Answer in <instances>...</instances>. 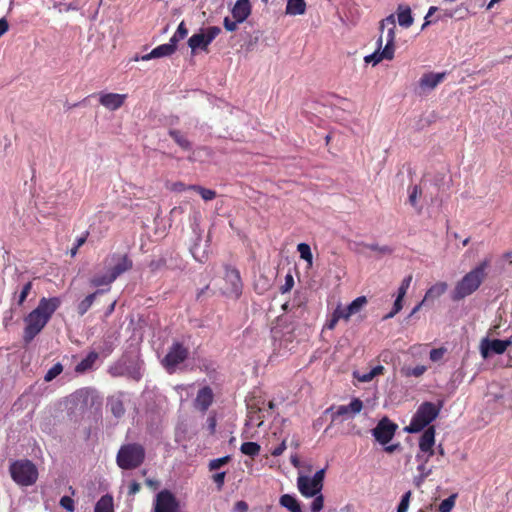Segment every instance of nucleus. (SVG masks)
<instances>
[{
    "label": "nucleus",
    "instance_id": "obj_35",
    "mask_svg": "<svg viewBox=\"0 0 512 512\" xmlns=\"http://www.w3.org/2000/svg\"><path fill=\"white\" fill-rule=\"evenodd\" d=\"M188 189L193 190L200 194L203 200L211 201L216 197V191L202 187L200 185H190Z\"/></svg>",
    "mask_w": 512,
    "mask_h": 512
},
{
    "label": "nucleus",
    "instance_id": "obj_18",
    "mask_svg": "<svg viewBox=\"0 0 512 512\" xmlns=\"http://www.w3.org/2000/svg\"><path fill=\"white\" fill-rule=\"evenodd\" d=\"M213 400L214 394L212 389L209 386H204L198 391L194 406L197 410L204 413L212 405Z\"/></svg>",
    "mask_w": 512,
    "mask_h": 512
},
{
    "label": "nucleus",
    "instance_id": "obj_54",
    "mask_svg": "<svg viewBox=\"0 0 512 512\" xmlns=\"http://www.w3.org/2000/svg\"><path fill=\"white\" fill-rule=\"evenodd\" d=\"M334 311L339 316V319L349 320V318L353 315V312L349 311L348 306L341 307L339 305L336 307V309Z\"/></svg>",
    "mask_w": 512,
    "mask_h": 512
},
{
    "label": "nucleus",
    "instance_id": "obj_58",
    "mask_svg": "<svg viewBox=\"0 0 512 512\" xmlns=\"http://www.w3.org/2000/svg\"><path fill=\"white\" fill-rule=\"evenodd\" d=\"M294 285V279L292 275L288 274L285 278V284L281 287L282 293L290 291Z\"/></svg>",
    "mask_w": 512,
    "mask_h": 512
},
{
    "label": "nucleus",
    "instance_id": "obj_10",
    "mask_svg": "<svg viewBox=\"0 0 512 512\" xmlns=\"http://www.w3.org/2000/svg\"><path fill=\"white\" fill-rule=\"evenodd\" d=\"M224 280L226 282L225 293L238 298L241 295L243 288L239 270L226 265Z\"/></svg>",
    "mask_w": 512,
    "mask_h": 512
},
{
    "label": "nucleus",
    "instance_id": "obj_5",
    "mask_svg": "<svg viewBox=\"0 0 512 512\" xmlns=\"http://www.w3.org/2000/svg\"><path fill=\"white\" fill-rule=\"evenodd\" d=\"M442 403L423 402L413 415L410 424L405 428L408 433H418L433 422L439 415Z\"/></svg>",
    "mask_w": 512,
    "mask_h": 512
},
{
    "label": "nucleus",
    "instance_id": "obj_48",
    "mask_svg": "<svg viewBox=\"0 0 512 512\" xmlns=\"http://www.w3.org/2000/svg\"><path fill=\"white\" fill-rule=\"evenodd\" d=\"M314 500L311 503V512H319L324 506V497L321 494H316Z\"/></svg>",
    "mask_w": 512,
    "mask_h": 512
},
{
    "label": "nucleus",
    "instance_id": "obj_15",
    "mask_svg": "<svg viewBox=\"0 0 512 512\" xmlns=\"http://www.w3.org/2000/svg\"><path fill=\"white\" fill-rule=\"evenodd\" d=\"M363 409V402L359 398H353L349 405H339L332 407L334 410L332 420L335 421L338 417H353L359 414Z\"/></svg>",
    "mask_w": 512,
    "mask_h": 512
},
{
    "label": "nucleus",
    "instance_id": "obj_11",
    "mask_svg": "<svg viewBox=\"0 0 512 512\" xmlns=\"http://www.w3.org/2000/svg\"><path fill=\"white\" fill-rule=\"evenodd\" d=\"M179 502L175 495L164 489L156 495L154 503V512H178Z\"/></svg>",
    "mask_w": 512,
    "mask_h": 512
},
{
    "label": "nucleus",
    "instance_id": "obj_4",
    "mask_svg": "<svg viewBox=\"0 0 512 512\" xmlns=\"http://www.w3.org/2000/svg\"><path fill=\"white\" fill-rule=\"evenodd\" d=\"M67 403L72 412L84 414L94 407H100L101 399L94 389L83 387L70 394Z\"/></svg>",
    "mask_w": 512,
    "mask_h": 512
},
{
    "label": "nucleus",
    "instance_id": "obj_24",
    "mask_svg": "<svg viewBox=\"0 0 512 512\" xmlns=\"http://www.w3.org/2000/svg\"><path fill=\"white\" fill-rule=\"evenodd\" d=\"M98 358L99 354L97 352H89L87 356L75 366V372L77 374H84L87 371L93 369Z\"/></svg>",
    "mask_w": 512,
    "mask_h": 512
},
{
    "label": "nucleus",
    "instance_id": "obj_40",
    "mask_svg": "<svg viewBox=\"0 0 512 512\" xmlns=\"http://www.w3.org/2000/svg\"><path fill=\"white\" fill-rule=\"evenodd\" d=\"M367 304V298L365 296L357 297L355 300H353L349 305V311L353 312L354 314H357L360 312V310Z\"/></svg>",
    "mask_w": 512,
    "mask_h": 512
},
{
    "label": "nucleus",
    "instance_id": "obj_33",
    "mask_svg": "<svg viewBox=\"0 0 512 512\" xmlns=\"http://www.w3.org/2000/svg\"><path fill=\"white\" fill-rule=\"evenodd\" d=\"M100 292H102V291L98 290L92 294H89L88 296L85 297V299H83L78 304L77 311H78L79 315L83 316L90 309V307L92 306V304L95 300L96 295Z\"/></svg>",
    "mask_w": 512,
    "mask_h": 512
},
{
    "label": "nucleus",
    "instance_id": "obj_59",
    "mask_svg": "<svg viewBox=\"0 0 512 512\" xmlns=\"http://www.w3.org/2000/svg\"><path fill=\"white\" fill-rule=\"evenodd\" d=\"M426 371V367L423 366V365H418L414 368H412L408 373L407 375H412V376H415V377H420L421 375H423Z\"/></svg>",
    "mask_w": 512,
    "mask_h": 512
},
{
    "label": "nucleus",
    "instance_id": "obj_57",
    "mask_svg": "<svg viewBox=\"0 0 512 512\" xmlns=\"http://www.w3.org/2000/svg\"><path fill=\"white\" fill-rule=\"evenodd\" d=\"M286 448H287L286 440H283L277 447H275L271 451V455L274 456V457H278V456H280V455H282L284 453Z\"/></svg>",
    "mask_w": 512,
    "mask_h": 512
},
{
    "label": "nucleus",
    "instance_id": "obj_51",
    "mask_svg": "<svg viewBox=\"0 0 512 512\" xmlns=\"http://www.w3.org/2000/svg\"><path fill=\"white\" fill-rule=\"evenodd\" d=\"M60 506L68 512H74L75 510L74 500L70 496H63L60 499Z\"/></svg>",
    "mask_w": 512,
    "mask_h": 512
},
{
    "label": "nucleus",
    "instance_id": "obj_41",
    "mask_svg": "<svg viewBox=\"0 0 512 512\" xmlns=\"http://www.w3.org/2000/svg\"><path fill=\"white\" fill-rule=\"evenodd\" d=\"M110 410L112 414L117 418L122 417L125 413L124 404L120 399L111 401Z\"/></svg>",
    "mask_w": 512,
    "mask_h": 512
},
{
    "label": "nucleus",
    "instance_id": "obj_9",
    "mask_svg": "<svg viewBox=\"0 0 512 512\" xmlns=\"http://www.w3.org/2000/svg\"><path fill=\"white\" fill-rule=\"evenodd\" d=\"M383 39L382 36L377 40V43L379 44V49L376 50L374 53L367 55L364 57L365 63L369 64L372 63L373 65L378 64L382 60H392L394 57V34H388V39L386 41V44L382 51L380 52V47L382 45Z\"/></svg>",
    "mask_w": 512,
    "mask_h": 512
},
{
    "label": "nucleus",
    "instance_id": "obj_64",
    "mask_svg": "<svg viewBox=\"0 0 512 512\" xmlns=\"http://www.w3.org/2000/svg\"><path fill=\"white\" fill-rule=\"evenodd\" d=\"M236 509L239 511V512H246L248 510V505L245 501H238L236 503Z\"/></svg>",
    "mask_w": 512,
    "mask_h": 512
},
{
    "label": "nucleus",
    "instance_id": "obj_47",
    "mask_svg": "<svg viewBox=\"0 0 512 512\" xmlns=\"http://www.w3.org/2000/svg\"><path fill=\"white\" fill-rule=\"evenodd\" d=\"M403 299L404 297H400V295L397 294V297L394 301V305H393V309L390 313H388L387 315L384 316V319H389V318H392L394 315H396L403 307L402 305V302H403Z\"/></svg>",
    "mask_w": 512,
    "mask_h": 512
},
{
    "label": "nucleus",
    "instance_id": "obj_31",
    "mask_svg": "<svg viewBox=\"0 0 512 512\" xmlns=\"http://www.w3.org/2000/svg\"><path fill=\"white\" fill-rule=\"evenodd\" d=\"M306 3L304 0H288L286 12L290 15H300L305 12Z\"/></svg>",
    "mask_w": 512,
    "mask_h": 512
},
{
    "label": "nucleus",
    "instance_id": "obj_46",
    "mask_svg": "<svg viewBox=\"0 0 512 512\" xmlns=\"http://www.w3.org/2000/svg\"><path fill=\"white\" fill-rule=\"evenodd\" d=\"M167 261L164 257H160L158 259H154L150 261L149 268L152 272H157L166 267Z\"/></svg>",
    "mask_w": 512,
    "mask_h": 512
},
{
    "label": "nucleus",
    "instance_id": "obj_29",
    "mask_svg": "<svg viewBox=\"0 0 512 512\" xmlns=\"http://www.w3.org/2000/svg\"><path fill=\"white\" fill-rule=\"evenodd\" d=\"M280 505L288 509L290 512H302L301 506L298 502V500L290 495V494H284L280 497Z\"/></svg>",
    "mask_w": 512,
    "mask_h": 512
},
{
    "label": "nucleus",
    "instance_id": "obj_17",
    "mask_svg": "<svg viewBox=\"0 0 512 512\" xmlns=\"http://www.w3.org/2000/svg\"><path fill=\"white\" fill-rule=\"evenodd\" d=\"M178 40L177 34H174L169 43L157 46L149 53H146V57L151 60L172 55L176 51Z\"/></svg>",
    "mask_w": 512,
    "mask_h": 512
},
{
    "label": "nucleus",
    "instance_id": "obj_1",
    "mask_svg": "<svg viewBox=\"0 0 512 512\" xmlns=\"http://www.w3.org/2000/svg\"><path fill=\"white\" fill-rule=\"evenodd\" d=\"M59 297H42L35 309L24 317L23 340L30 343L48 324L55 311L61 306Z\"/></svg>",
    "mask_w": 512,
    "mask_h": 512
},
{
    "label": "nucleus",
    "instance_id": "obj_3",
    "mask_svg": "<svg viewBox=\"0 0 512 512\" xmlns=\"http://www.w3.org/2000/svg\"><path fill=\"white\" fill-rule=\"evenodd\" d=\"M146 450L140 443H126L120 446L116 455V464L122 470H134L145 461Z\"/></svg>",
    "mask_w": 512,
    "mask_h": 512
},
{
    "label": "nucleus",
    "instance_id": "obj_44",
    "mask_svg": "<svg viewBox=\"0 0 512 512\" xmlns=\"http://www.w3.org/2000/svg\"><path fill=\"white\" fill-rule=\"evenodd\" d=\"M422 195V189L418 185H414L409 188V203L415 207L417 205L418 198Z\"/></svg>",
    "mask_w": 512,
    "mask_h": 512
},
{
    "label": "nucleus",
    "instance_id": "obj_45",
    "mask_svg": "<svg viewBox=\"0 0 512 512\" xmlns=\"http://www.w3.org/2000/svg\"><path fill=\"white\" fill-rule=\"evenodd\" d=\"M229 461H230L229 456H224L221 458L213 459L209 462V470L210 471L217 470L220 467L226 465Z\"/></svg>",
    "mask_w": 512,
    "mask_h": 512
},
{
    "label": "nucleus",
    "instance_id": "obj_32",
    "mask_svg": "<svg viewBox=\"0 0 512 512\" xmlns=\"http://www.w3.org/2000/svg\"><path fill=\"white\" fill-rule=\"evenodd\" d=\"M169 136L184 150L191 149L190 141L177 129H170Z\"/></svg>",
    "mask_w": 512,
    "mask_h": 512
},
{
    "label": "nucleus",
    "instance_id": "obj_2",
    "mask_svg": "<svg viewBox=\"0 0 512 512\" xmlns=\"http://www.w3.org/2000/svg\"><path fill=\"white\" fill-rule=\"evenodd\" d=\"M490 265V260L481 261L475 268L466 273L456 284L451 292L453 301H460L472 295L481 286L486 278V269Z\"/></svg>",
    "mask_w": 512,
    "mask_h": 512
},
{
    "label": "nucleus",
    "instance_id": "obj_49",
    "mask_svg": "<svg viewBox=\"0 0 512 512\" xmlns=\"http://www.w3.org/2000/svg\"><path fill=\"white\" fill-rule=\"evenodd\" d=\"M411 281H412V275H408L402 280V282L398 288V292H397V294L400 295V297H405V295L410 287Z\"/></svg>",
    "mask_w": 512,
    "mask_h": 512
},
{
    "label": "nucleus",
    "instance_id": "obj_37",
    "mask_svg": "<svg viewBox=\"0 0 512 512\" xmlns=\"http://www.w3.org/2000/svg\"><path fill=\"white\" fill-rule=\"evenodd\" d=\"M396 28V18L394 14H390L385 19L380 21V32H394Z\"/></svg>",
    "mask_w": 512,
    "mask_h": 512
},
{
    "label": "nucleus",
    "instance_id": "obj_42",
    "mask_svg": "<svg viewBox=\"0 0 512 512\" xmlns=\"http://www.w3.org/2000/svg\"><path fill=\"white\" fill-rule=\"evenodd\" d=\"M416 458L418 461H421V463L417 467V470L420 473L421 479H425L432 473V469L426 467L428 458L422 459V456L419 454L416 456Z\"/></svg>",
    "mask_w": 512,
    "mask_h": 512
},
{
    "label": "nucleus",
    "instance_id": "obj_61",
    "mask_svg": "<svg viewBox=\"0 0 512 512\" xmlns=\"http://www.w3.org/2000/svg\"><path fill=\"white\" fill-rule=\"evenodd\" d=\"M367 247L372 251H377L383 254L391 252L390 248L387 246L380 247L377 244H370Z\"/></svg>",
    "mask_w": 512,
    "mask_h": 512
},
{
    "label": "nucleus",
    "instance_id": "obj_63",
    "mask_svg": "<svg viewBox=\"0 0 512 512\" xmlns=\"http://www.w3.org/2000/svg\"><path fill=\"white\" fill-rule=\"evenodd\" d=\"M207 421H208V426H209L210 432L214 433L215 432V427H216V417H215V415L209 416Z\"/></svg>",
    "mask_w": 512,
    "mask_h": 512
},
{
    "label": "nucleus",
    "instance_id": "obj_12",
    "mask_svg": "<svg viewBox=\"0 0 512 512\" xmlns=\"http://www.w3.org/2000/svg\"><path fill=\"white\" fill-rule=\"evenodd\" d=\"M397 425L388 418L381 419L373 429V436L382 445L389 443L396 432Z\"/></svg>",
    "mask_w": 512,
    "mask_h": 512
},
{
    "label": "nucleus",
    "instance_id": "obj_39",
    "mask_svg": "<svg viewBox=\"0 0 512 512\" xmlns=\"http://www.w3.org/2000/svg\"><path fill=\"white\" fill-rule=\"evenodd\" d=\"M63 371V365L61 363L54 364L45 374L44 380L46 382H50L55 379L58 375H60Z\"/></svg>",
    "mask_w": 512,
    "mask_h": 512
},
{
    "label": "nucleus",
    "instance_id": "obj_34",
    "mask_svg": "<svg viewBox=\"0 0 512 512\" xmlns=\"http://www.w3.org/2000/svg\"><path fill=\"white\" fill-rule=\"evenodd\" d=\"M261 447L256 442H244L240 447V451L247 456L256 457L260 453Z\"/></svg>",
    "mask_w": 512,
    "mask_h": 512
},
{
    "label": "nucleus",
    "instance_id": "obj_6",
    "mask_svg": "<svg viewBox=\"0 0 512 512\" xmlns=\"http://www.w3.org/2000/svg\"><path fill=\"white\" fill-rule=\"evenodd\" d=\"M12 479L21 486H31L38 478V470L30 460H17L10 465Z\"/></svg>",
    "mask_w": 512,
    "mask_h": 512
},
{
    "label": "nucleus",
    "instance_id": "obj_50",
    "mask_svg": "<svg viewBox=\"0 0 512 512\" xmlns=\"http://www.w3.org/2000/svg\"><path fill=\"white\" fill-rule=\"evenodd\" d=\"M446 352L447 349L444 347L432 349L429 354L430 360L433 362H438L443 358Z\"/></svg>",
    "mask_w": 512,
    "mask_h": 512
},
{
    "label": "nucleus",
    "instance_id": "obj_28",
    "mask_svg": "<svg viewBox=\"0 0 512 512\" xmlns=\"http://www.w3.org/2000/svg\"><path fill=\"white\" fill-rule=\"evenodd\" d=\"M94 512H114L113 497L109 494L103 495L96 502Z\"/></svg>",
    "mask_w": 512,
    "mask_h": 512
},
{
    "label": "nucleus",
    "instance_id": "obj_56",
    "mask_svg": "<svg viewBox=\"0 0 512 512\" xmlns=\"http://www.w3.org/2000/svg\"><path fill=\"white\" fill-rule=\"evenodd\" d=\"M339 320H340L339 316L334 311L332 313L331 318L327 320V322L325 324V328H327L329 330H333L336 327Z\"/></svg>",
    "mask_w": 512,
    "mask_h": 512
},
{
    "label": "nucleus",
    "instance_id": "obj_23",
    "mask_svg": "<svg viewBox=\"0 0 512 512\" xmlns=\"http://www.w3.org/2000/svg\"><path fill=\"white\" fill-rule=\"evenodd\" d=\"M397 22L402 29H408L413 24V16L408 5L400 4L396 10Z\"/></svg>",
    "mask_w": 512,
    "mask_h": 512
},
{
    "label": "nucleus",
    "instance_id": "obj_7",
    "mask_svg": "<svg viewBox=\"0 0 512 512\" xmlns=\"http://www.w3.org/2000/svg\"><path fill=\"white\" fill-rule=\"evenodd\" d=\"M188 357L189 349L180 342H173L161 364L169 373H173Z\"/></svg>",
    "mask_w": 512,
    "mask_h": 512
},
{
    "label": "nucleus",
    "instance_id": "obj_16",
    "mask_svg": "<svg viewBox=\"0 0 512 512\" xmlns=\"http://www.w3.org/2000/svg\"><path fill=\"white\" fill-rule=\"evenodd\" d=\"M99 103L108 110L115 111L121 108L127 98L126 94L119 93H99Z\"/></svg>",
    "mask_w": 512,
    "mask_h": 512
},
{
    "label": "nucleus",
    "instance_id": "obj_25",
    "mask_svg": "<svg viewBox=\"0 0 512 512\" xmlns=\"http://www.w3.org/2000/svg\"><path fill=\"white\" fill-rule=\"evenodd\" d=\"M435 444V428L433 426L428 427L419 440V448L422 452H428Z\"/></svg>",
    "mask_w": 512,
    "mask_h": 512
},
{
    "label": "nucleus",
    "instance_id": "obj_20",
    "mask_svg": "<svg viewBox=\"0 0 512 512\" xmlns=\"http://www.w3.org/2000/svg\"><path fill=\"white\" fill-rule=\"evenodd\" d=\"M251 13V5L249 0H237L232 8V17L242 23Z\"/></svg>",
    "mask_w": 512,
    "mask_h": 512
},
{
    "label": "nucleus",
    "instance_id": "obj_62",
    "mask_svg": "<svg viewBox=\"0 0 512 512\" xmlns=\"http://www.w3.org/2000/svg\"><path fill=\"white\" fill-rule=\"evenodd\" d=\"M140 489H141L140 483L133 481L129 485L128 493H129V495H134V494L138 493L140 491Z\"/></svg>",
    "mask_w": 512,
    "mask_h": 512
},
{
    "label": "nucleus",
    "instance_id": "obj_13",
    "mask_svg": "<svg viewBox=\"0 0 512 512\" xmlns=\"http://www.w3.org/2000/svg\"><path fill=\"white\" fill-rule=\"evenodd\" d=\"M108 261L110 264H113L109 269V272L112 276H115V279H117L121 274L131 270L133 267L132 260L126 254H113L106 259V262Z\"/></svg>",
    "mask_w": 512,
    "mask_h": 512
},
{
    "label": "nucleus",
    "instance_id": "obj_14",
    "mask_svg": "<svg viewBox=\"0 0 512 512\" xmlns=\"http://www.w3.org/2000/svg\"><path fill=\"white\" fill-rule=\"evenodd\" d=\"M454 13L452 11L440 9L435 6H431L424 17V23L421 27L422 30L426 29L428 26L437 24L439 22H447L452 19Z\"/></svg>",
    "mask_w": 512,
    "mask_h": 512
},
{
    "label": "nucleus",
    "instance_id": "obj_52",
    "mask_svg": "<svg viewBox=\"0 0 512 512\" xmlns=\"http://www.w3.org/2000/svg\"><path fill=\"white\" fill-rule=\"evenodd\" d=\"M411 497V491L406 492L402 498L401 501L397 507V512H407L409 507V501Z\"/></svg>",
    "mask_w": 512,
    "mask_h": 512
},
{
    "label": "nucleus",
    "instance_id": "obj_38",
    "mask_svg": "<svg viewBox=\"0 0 512 512\" xmlns=\"http://www.w3.org/2000/svg\"><path fill=\"white\" fill-rule=\"evenodd\" d=\"M297 251L300 253V257L308 262L309 265H312L313 255L311 252V248L306 243H300L297 246Z\"/></svg>",
    "mask_w": 512,
    "mask_h": 512
},
{
    "label": "nucleus",
    "instance_id": "obj_53",
    "mask_svg": "<svg viewBox=\"0 0 512 512\" xmlns=\"http://www.w3.org/2000/svg\"><path fill=\"white\" fill-rule=\"evenodd\" d=\"M334 311L339 316V319L349 320V318L353 315V312L349 311L348 306L341 307L339 305L336 307V309Z\"/></svg>",
    "mask_w": 512,
    "mask_h": 512
},
{
    "label": "nucleus",
    "instance_id": "obj_19",
    "mask_svg": "<svg viewBox=\"0 0 512 512\" xmlns=\"http://www.w3.org/2000/svg\"><path fill=\"white\" fill-rule=\"evenodd\" d=\"M507 349V342H504V340L500 339H493L488 340L484 339L481 342V355L483 358H487L490 352H493L495 354H503Z\"/></svg>",
    "mask_w": 512,
    "mask_h": 512
},
{
    "label": "nucleus",
    "instance_id": "obj_36",
    "mask_svg": "<svg viewBox=\"0 0 512 512\" xmlns=\"http://www.w3.org/2000/svg\"><path fill=\"white\" fill-rule=\"evenodd\" d=\"M115 280H116L115 276H112L111 273L109 272L107 275L94 276L90 282H91L92 286L100 287V286H108Z\"/></svg>",
    "mask_w": 512,
    "mask_h": 512
},
{
    "label": "nucleus",
    "instance_id": "obj_8",
    "mask_svg": "<svg viewBox=\"0 0 512 512\" xmlns=\"http://www.w3.org/2000/svg\"><path fill=\"white\" fill-rule=\"evenodd\" d=\"M325 470L321 469L317 471L312 478L308 476H299L297 479V485L300 493L304 497H313L320 493L323 488Z\"/></svg>",
    "mask_w": 512,
    "mask_h": 512
},
{
    "label": "nucleus",
    "instance_id": "obj_30",
    "mask_svg": "<svg viewBox=\"0 0 512 512\" xmlns=\"http://www.w3.org/2000/svg\"><path fill=\"white\" fill-rule=\"evenodd\" d=\"M33 284L31 281H28L25 283L19 293L15 292L13 294L12 301H15L16 305L18 307H21L24 302L26 301L28 295L30 294L32 290Z\"/></svg>",
    "mask_w": 512,
    "mask_h": 512
},
{
    "label": "nucleus",
    "instance_id": "obj_43",
    "mask_svg": "<svg viewBox=\"0 0 512 512\" xmlns=\"http://www.w3.org/2000/svg\"><path fill=\"white\" fill-rule=\"evenodd\" d=\"M456 495H451L448 498L444 499L438 507L439 512H451L452 508L455 505Z\"/></svg>",
    "mask_w": 512,
    "mask_h": 512
},
{
    "label": "nucleus",
    "instance_id": "obj_21",
    "mask_svg": "<svg viewBox=\"0 0 512 512\" xmlns=\"http://www.w3.org/2000/svg\"><path fill=\"white\" fill-rule=\"evenodd\" d=\"M446 76L445 72L442 73H425L419 80V85L423 89H434L439 83H441Z\"/></svg>",
    "mask_w": 512,
    "mask_h": 512
},
{
    "label": "nucleus",
    "instance_id": "obj_60",
    "mask_svg": "<svg viewBox=\"0 0 512 512\" xmlns=\"http://www.w3.org/2000/svg\"><path fill=\"white\" fill-rule=\"evenodd\" d=\"M237 23H239L238 21H236L234 18L233 19H230L228 17H226L224 19V26L226 28V30L228 31H234L237 27Z\"/></svg>",
    "mask_w": 512,
    "mask_h": 512
},
{
    "label": "nucleus",
    "instance_id": "obj_22",
    "mask_svg": "<svg viewBox=\"0 0 512 512\" xmlns=\"http://www.w3.org/2000/svg\"><path fill=\"white\" fill-rule=\"evenodd\" d=\"M217 34H193L188 44L192 51L196 49L206 50L207 46L214 40Z\"/></svg>",
    "mask_w": 512,
    "mask_h": 512
},
{
    "label": "nucleus",
    "instance_id": "obj_26",
    "mask_svg": "<svg viewBox=\"0 0 512 512\" xmlns=\"http://www.w3.org/2000/svg\"><path fill=\"white\" fill-rule=\"evenodd\" d=\"M447 288L448 285L446 282L441 281L435 283L426 291L423 302L439 298L446 292Z\"/></svg>",
    "mask_w": 512,
    "mask_h": 512
},
{
    "label": "nucleus",
    "instance_id": "obj_27",
    "mask_svg": "<svg viewBox=\"0 0 512 512\" xmlns=\"http://www.w3.org/2000/svg\"><path fill=\"white\" fill-rule=\"evenodd\" d=\"M384 370L385 369L382 365H377L367 373L354 372L353 376L359 382L366 383L372 381L374 377L382 375L384 373Z\"/></svg>",
    "mask_w": 512,
    "mask_h": 512
},
{
    "label": "nucleus",
    "instance_id": "obj_55",
    "mask_svg": "<svg viewBox=\"0 0 512 512\" xmlns=\"http://www.w3.org/2000/svg\"><path fill=\"white\" fill-rule=\"evenodd\" d=\"M225 476H226L225 472H219L212 476V479L216 483L219 490H221L224 485Z\"/></svg>",
    "mask_w": 512,
    "mask_h": 512
}]
</instances>
